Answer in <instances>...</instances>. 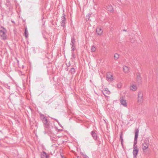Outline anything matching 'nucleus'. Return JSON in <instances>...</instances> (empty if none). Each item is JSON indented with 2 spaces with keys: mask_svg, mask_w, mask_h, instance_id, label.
I'll return each mask as SVG.
<instances>
[{
  "mask_svg": "<svg viewBox=\"0 0 158 158\" xmlns=\"http://www.w3.org/2000/svg\"><path fill=\"white\" fill-rule=\"evenodd\" d=\"M143 93L142 91H139L138 94L137 102L139 104L142 103L143 101Z\"/></svg>",
  "mask_w": 158,
  "mask_h": 158,
  "instance_id": "1",
  "label": "nucleus"
},
{
  "mask_svg": "<svg viewBox=\"0 0 158 158\" xmlns=\"http://www.w3.org/2000/svg\"><path fill=\"white\" fill-rule=\"evenodd\" d=\"M106 80L109 81H112L113 80V76L111 72L107 73L106 74Z\"/></svg>",
  "mask_w": 158,
  "mask_h": 158,
  "instance_id": "2",
  "label": "nucleus"
},
{
  "mask_svg": "<svg viewBox=\"0 0 158 158\" xmlns=\"http://www.w3.org/2000/svg\"><path fill=\"white\" fill-rule=\"evenodd\" d=\"M6 32V30L4 28H3V30H0V35L3 40L6 39V35L5 34Z\"/></svg>",
  "mask_w": 158,
  "mask_h": 158,
  "instance_id": "3",
  "label": "nucleus"
},
{
  "mask_svg": "<svg viewBox=\"0 0 158 158\" xmlns=\"http://www.w3.org/2000/svg\"><path fill=\"white\" fill-rule=\"evenodd\" d=\"M149 145V142L148 141L146 140L142 145V148L144 152L145 150L148 148Z\"/></svg>",
  "mask_w": 158,
  "mask_h": 158,
  "instance_id": "4",
  "label": "nucleus"
},
{
  "mask_svg": "<svg viewBox=\"0 0 158 158\" xmlns=\"http://www.w3.org/2000/svg\"><path fill=\"white\" fill-rule=\"evenodd\" d=\"M139 149L137 148H133V158H136L139 152Z\"/></svg>",
  "mask_w": 158,
  "mask_h": 158,
  "instance_id": "5",
  "label": "nucleus"
},
{
  "mask_svg": "<svg viewBox=\"0 0 158 158\" xmlns=\"http://www.w3.org/2000/svg\"><path fill=\"white\" fill-rule=\"evenodd\" d=\"M63 15V16L61 18V26L64 27H65V24L66 23V19L65 18V15L64 14Z\"/></svg>",
  "mask_w": 158,
  "mask_h": 158,
  "instance_id": "6",
  "label": "nucleus"
},
{
  "mask_svg": "<svg viewBox=\"0 0 158 158\" xmlns=\"http://www.w3.org/2000/svg\"><path fill=\"white\" fill-rule=\"evenodd\" d=\"M42 122L44 125L45 128H49V124L48 123V121L47 118H46L44 120L42 121Z\"/></svg>",
  "mask_w": 158,
  "mask_h": 158,
  "instance_id": "7",
  "label": "nucleus"
},
{
  "mask_svg": "<svg viewBox=\"0 0 158 158\" xmlns=\"http://www.w3.org/2000/svg\"><path fill=\"white\" fill-rule=\"evenodd\" d=\"M103 94L105 96H107L110 93V91L107 88H105L104 90L102 91Z\"/></svg>",
  "mask_w": 158,
  "mask_h": 158,
  "instance_id": "8",
  "label": "nucleus"
},
{
  "mask_svg": "<svg viewBox=\"0 0 158 158\" xmlns=\"http://www.w3.org/2000/svg\"><path fill=\"white\" fill-rule=\"evenodd\" d=\"M120 102L121 104L123 105L124 106H127V103L126 102V100H124L123 98H121L120 99Z\"/></svg>",
  "mask_w": 158,
  "mask_h": 158,
  "instance_id": "9",
  "label": "nucleus"
},
{
  "mask_svg": "<svg viewBox=\"0 0 158 158\" xmlns=\"http://www.w3.org/2000/svg\"><path fill=\"white\" fill-rule=\"evenodd\" d=\"M130 89L133 91H135L137 90V87L135 85H132L130 86Z\"/></svg>",
  "mask_w": 158,
  "mask_h": 158,
  "instance_id": "10",
  "label": "nucleus"
},
{
  "mask_svg": "<svg viewBox=\"0 0 158 158\" xmlns=\"http://www.w3.org/2000/svg\"><path fill=\"white\" fill-rule=\"evenodd\" d=\"M103 31L102 30V28L98 27L96 28V32L98 35H101Z\"/></svg>",
  "mask_w": 158,
  "mask_h": 158,
  "instance_id": "11",
  "label": "nucleus"
},
{
  "mask_svg": "<svg viewBox=\"0 0 158 158\" xmlns=\"http://www.w3.org/2000/svg\"><path fill=\"white\" fill-rule=\"evenodd\" d=\"M139 130L138 129H136L135 133V139H137L139 134Z\"/></svg>",
  "mask_w": 158,
  "mask_h": 158,
  "instance_id": "12",
  "label": "nucleus"
},
{
  "mask_svg": "<svg viewBox=\"0 0 158 158\" xmlns=\"http://www.w3.org/2000/svg\"><path fill=\"white\" fill-rule=\"evenodd\" d=\"M106 9L109 11H113L112 6L111 5H108L106 6Z\"/></svg>",
  "mask_w": 158,
  "mask_h": 158,
  "instance_id": "13",
  "label": "nucleus"
},
{
  "mask_svg": "<svg viewBox=\"0 0 158 158\" xmlns=\"http://www.w3.org/2000/svg\"><path fill=\"white\" fill-rule=\"evenodd\" d=\"M75 40L74 37H72L71 39V43L70 45L71 47H74L75 43Z\"/></svg>",
  "mask_w": 158,
  "mask_h": 158,
  "instance_id": "14",
  "label": "nucleus"
},
{
  "mask_svg": "<svg viewBox=\"0 0 158 158\" xmlns=\"http://www.w3.org/2000/svg\"><path fill=\"white\" fill-rule=\"evenodd\" d=\"M91 134L93 139L95 140H96L97 139V135L93 131H91Z\"/></svg>",
  "mask_w": 158,
  "mask_h": 158,
  "instance_id": "15",
  "label": "nucleus"
},
{
  "mask_svg": "<svg viewBox=\"0 0 158 158\" xmlns=\"http://www.w3.org/2000/svg\"><path fill=\"white\" fill-rule=\"evenodd\" d=\"M28 35V32L27 31V28L26 27L25 28L24 36L26 38H27Z\"/></svg>",
  "mask_w": 158,
  "mask_h": 158,
  "instance_id": "16",
  "label": "nucleus"
},
{
  "mask_svg": "<svg viewBox=\"0 0 158 158\" xmlns=\"http://www.w3.org/2000/svg\"><path fill=\"white\" fill-rule=\"evenodd\" d=\"M123 69L124 72L125 73H128L129 71V68L126 66L123 67Z\"/></svg>",
  "mask_w": 158,
  "mask_h": 158,
  "instance_id": "17",
  "label": "nucleus"
},
{
  "mask_svg": "<svg viewBox=\"0 0 158 158\" xmlns=\"http://www.w3.org/2000/svg\"><path fill=\"white\" fill-rule=\"evenodd\" d=\"M41 158H48L47 154L45 152H43L41 154Z\"/></svg>",
  "mask_w": 158,
  "mask_h": 158,
  "instance_id": "18",
  "label": "nucleus"
},
{
  "mask_svg": "<svg viewBox=\"0 0 158 158\" xmlns=\"http://www.w3.org/2000/svg\"><path fill=\"white\" fill-rule=\"evenodd\" d=\"M40 119H41L42 121L47 118L45 116L44 114H40Z\"/></svg>",
  "mask_w": 158,
  "mask_h": 158,
  "instance_id": "19",
  "label": "nucleus"
},
{
  "mask_svg": "<svg viewBox=\"0 0 158 158\" xmlns=\"http://www.w3.org/2000/svg\"><path fill=\"white\" fill-rule=\"evenodd\" d=\"M137 143V139H135L134 142L133 147V148H137V146L136 145Z\"/></svg>",
  "mask_w": 158,
  "mask_h": 158,
  "instance_id": "20",
  "label": "nucleus"
},
{
  "mask_svg": "<svg viewBox=\"0 0 158 158\" xmlns=\"http://www.w3.org/2000/svg\"><path fill=\"white\" fill-rule=\"evenodd\" d=\"M119 57V55L117 53H115L114 55V58L115 60H116L118 59Z\"/></svg>",
  "mask_w": 158,
  "mask_h": 158,
  "instance_id": "21",
  "label": "nucleus"
},
{
  "mask_svg": "<svg viewBox=\"0 0 158 158\" xmlns=\"http://www.w3.org/2000/svg\"><path fill=\"white\" fill-rule=\"evenodd\" d=\"M120 140L121 141V144L123 146V139L122 137V135L121 134L120 136Z\"/></svg>",
  "mask_w": 158,
  "mask_h": 158,
  "instance_id": "22",
  "label": "nucleus"
},
{
  "mask_svg": "<svg viewBox=\"0 0 158 158\" xmlns=\"http://www.w3.org/2000/svg\"><path fill=\"white\" fill-rule=\"evenodd\" d=\"M70 71L71 74H73L75 73V69L73 68H72L71 69Z\"/></svg>",
  "mask_w": 158,
  "mask_h": 158,
  "instance_id": "23",
  "label": "nucleus"
},
{
  "mask_svg": "<svg viewBox=\"0 0 158 158\" xmlns=\"http://www.w3.org/2000/svg\"><path fill=\"white\" fill-rule=\"evenodd\" d=\"M91 51L92 52H94L95 51V48L94 46H92Z\"/></svg>",
  "mask_w": 158,
  "mask_h": 158,
  "instance_id": "24",
  "label": "nucleus"
},
{
  "mask_svg": "<svg viewBox=\"0 0 158 158\" xmlns=\"http://www.w3.org/2000/svg\"><path fill=\"white\" fill-rule=\"evenodd\" d=\"M137 78L138 79V81L139 82H141V77H140V76L139 75H138L137 76Z\"/></svg>",
  "mask_w": 158,
  "mask_h": 158,
  "instance_id": "25",
  "label": "nucleus"
},
{
  "mask_svg": "<svg viewBox=\"0 0 158 158\" xmlns=\"http://www.w3.org/2000/svg\"><path fill=\"white\" fill-rule=\"evenodd\" d=\"M82 155L83 156L84 158H89V157L87 156L85 154L82 153Z\"/></svg>",
  "mask_w": 158,
  "mask_h": 158,
  "instance_id": "26",
  "label": "nucleus"
},
{
  "mask_svg": "<svg viewBox=\"0 0 158 158\" xmlns=\"http://www.w3.org/2000/svg\"><path fill=\"white\" fill-rule=\"evenodd\" d=\"M72 57L73 59H75V54L73 52H72Z\"/></svg>",
  "mask_w": 158,
  "mask_h": 158,
  "instance_id": "27",
  "label": "nucleus"
},
{
  "mask_svg": "<svg viewBox=\"0 0 158 158\" xmlns=\"http://www.w3.org/2000/svg\"><path fill=\"white\" fill-rule=\"evenodd\" d=\"M130 41L131 43H134L135 42V40L134 38H131Z\"/></svg>",
  "mask_w": 158,
  "mask_h": 158,
  "instance_id": "28",
  "label": "nucleus"
},
{
  "mask_svg": "<svg viewBox=\"0 0 158 158\" xmlns=\"http://www.w3.org/2000/svg\"><path fill=\"white\" fill-rule=\"evenodd\" d=\"M72 48V52H73L75 50V48L74 47H71Z\"/></svg>",
  "mask_w": 158,
  "mask_h": 158,
  "instance_id": "29",
  "label": "nucleus"
},
{
  "mask_svg": "<svg viewBox=\"0 0 158 158\" xmlns=\"http://www.w3.org/2000/svg\"><path fill=\"white\" fill-rule=\"evenodd\" d=\"M118 87L119 88H120L121 87V84H118Z\"/></svg>",
  "mask_w": 158,
  "mask_h": 158,
  "instance_id": "30",
  "label": "nucleus"
},
{
  "mask_svg": "<svg viewBox=\"0 0 158 158\" xmlns=\"http://www.w3.org/2000/svg\"><path fill=\"white\" fill-rule=\"evenodd\" d=\"M44 133L45 134H46L47 133V132L45 131H44Z\"/></svg>",
  "mask_w": 158,
  "mask_h": 158,
  "instance_id": "31",
  "label": "nucleus"
},
{
  "mask_svg": "<svg viewBox=\"0 0 158 158\" xmlns=\"http://www.w3.org/2000/svg\"><path fill=\"white\" fill-rule=\"evenodd\" d=\"M123 31H127V30H125V29H124V30H123Z\"/></svg>",
  "mask_w": 158,
  "mask_h": 158,
  "instance_id": "32",
  "label": "nucleus"
},
{
  "mask_svg": "<svg viewBox=\"0 0 158 158\" xmlns=\"http://www.w3.org/2000/svg\"><path fill=\"white\" fill-rule=\"evenodd\" d=\"M12 23H14V22L13 21H12Z\"/></svg>",
  "mask_w": 158,
  "mask_h": 158,
  "instance_id": "33",
  "label": "nucleus"
}]
</instances>
